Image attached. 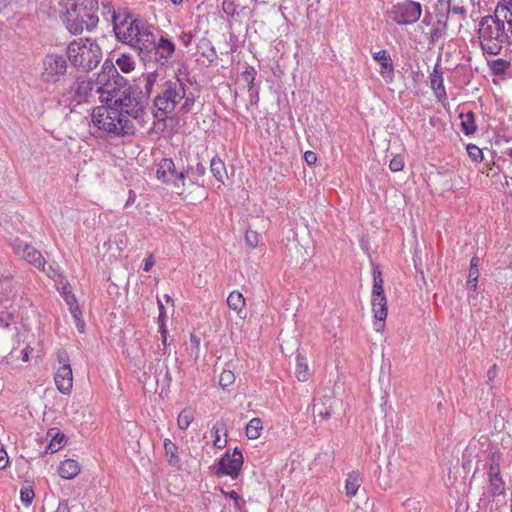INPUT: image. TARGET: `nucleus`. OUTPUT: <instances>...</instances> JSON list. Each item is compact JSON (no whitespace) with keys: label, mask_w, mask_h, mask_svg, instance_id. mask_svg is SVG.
<instances>
[{"label":"nucleus","mask_w":512,"mask_h":512,"mask_svg":"<svg viewBox=\"0 0 512 512\" xmlns=\"http://www.w3.org/2000/svg\"><path fill=\"white\" fill-rule=\"evenodd\" d=\"M148 373L153 375L156 384L161 382L168 386L172 380L166 361L160 357H156L155 361L150 362L144 374Z\"/></svg>","instance_id":"obj_18"},{"label":"nucleus","mask_w":512,"mask_h":512,"mask_svg":"<svg viewBox=\"0 0 512 512\" xmlns=\"http://www.w3.org/2000/svg\"><path fill=\"white\" fill-rule=\"evenodd\" d=\"M125 430L128 432V435L131 437V442L133 443L132 448L138 450L140 448L139 436L141 435V427L136 423L128 422L125 426Z\"/></svg>","instance_id":"obj_38"},{"label":"nucleus","mask_w":512,"mask_h":512,"mask_svg":"<svg viewBox=\"0 0 512 512\" xmlns=\"http://www.w3.org/2000/svg\"><path fill=\"white\" fill-rule=\"evenodd\" d=\"M154 266V259H153V256L152 255H149L145 261H144V266H143V270L148 272L152 267Z\"/></svg>","instance_id":"obj_61"},{"label":"nucleus","mask_w":512,"mask_h":512,"mask_svg":"<svg viewBox=\"0 0 512 512\" xmlns=\"http://www.w3.org/2000/svg\"><path fill=\"white\" fill-rule=\"evenodd\" d=\"M460 120L461 131L465 135H472L475 133L477 126L475 124V116L472 111H467L466 113L460 112L458 115Z\"/></svg>","instance_id":"obj_26"},{"label":"nucleus","mask_w":512,"mask_h":512,"mask_svg":"<svg viewBox=\"0 0 512 512\" xmlns=\"http://www.w3.org/2000/svg\"><path fill=\"white\" fill-rule=\"evenodd\" d=\"M191 171L192 167L190 166L186 169L177 170L172 159L163 158L157 166L156 176L163 183L172 185L177 194H182L185 191L186 181Z\"/></svg>","instance_id":"obj_10"},{"label":"nucleus","mask_w":512,"mask_h":512,"mask_svg":"<svg viewBox=\"0 0 512 512\" xmlns=\"http://www.w3.org/2000/svg\"><path fill=\"white\" fill-rule=\"evenodd\" d=\"M92 122L110 136L133 135L136 131V125L124 118L113 104L96 107L92 113Z\"/></svg>","instance_id":"obj_3"},{"label":"nucleus","mask_w":512,"mask_h":512,"mask_svg":"<svg viewBox=\"0 0 512 512\" xmlns=\"http://www.w3.org/2000/svg\"><path fill=\"white\" fill-rule=\"evenodd\" d=\"M95 83L96 94H99L102 102L106 104H113V99H117L128 89L126 79L119 74L116 66L109 60L103 63Z\"/></svg>","instance_id":"obj_5"},{"label":"nucleus","mask_w":512,"mask_h":512,"mask_svg":"<svg viewBox=\"0 0 512 512\" xmlns=\"http://www.w3.org/2000/svg\"><path fill=\"white\" fill-rule=\"evenodd\" d=\"M80 471V464L74 459H66L62 461L58 468L59 475L68 480L75 478Z\"/></svg>","instance_id":"obj_25"},{"label":"nucleus","mask_w":512,"mask_h":512,"mask_svg":"<svg viewBox=\"0 0 512 512\" xmlns=\"http://www.w3.org/2000/svg\"><path fill=\"white\" fill-rule=\"evenodd\" d=\"M71 64L83 71L89 72L96 68L102 59V50L96 40L79 38L69 43L66 50Z\"/></svg>","instance_id":"obj_4"},{"label":"nucleus","mask_w":512,"mask_h":512,"mask_svg":"<svg viewBox=\"0 0 512 512\" xmlns=\"http://www.w3.org/2000/svg\"><path fill=\"white\" fill-rule=\"evenodd\" d=\"M195 418V409L192 407L184 408L177 417V426L180 430H186Z\"/></svg>","instance_id":"obj_32"},{"label":"nucleus","mask_w":512,"mask_h":512,"mask_svg":"<svg viewBox=\"0 0 512 512\" xmlns=\"http://www.w3.org/2000/svg\"><path fill=\"white\" fill-rule=\"evenodd\" d=\"M57 363L55 367L54 381L57 389L65 395H68L73 386V374L70 366L69 356L65 350L57 352Z\"/></svg>","instance_id":"obj_14"},{"label":"nucleus","mask_w":512,"mask_h":512,"mask_svg":"<svg viewBox=\"0 0 512 512\" xmlns=\"http://www.w3.org/2000/svg\"><path fill=\"white\" fill-rule=\"evenodd\" d=\"M60 101L68 105H79L92 100L96 94V83L87 75H75L70 83L59 91Z\"/></svg>","instance_id":"obj_7"},{"label":"nucleus","mask_w":512,"mask_h":512,"mask_svg":"<svg viewBox=\"0 0 512 512\" xmlns=\"http://www.w3.org/2000/svg\"><path fill=\"white\" fill-rule=\"evenodd\" d=\"M158 306H159V311H160L159 318H158L159 331L161 333L162 343L165 346L166 341H167V330L164 325V317H165L164 306L160 300H158Z\"/></svg>","instance_id":"obj_43"},{"label":"nucleus","mask_w":512,"mask_h":512,"mask_svg":"<svg viewBox=\"0 0 512 512\" xmlns=\"http://www.w3.org/2000/svg\"><path fill=\"white\" fill-rule=\"evenodd\" d=\"M163 444L167 462L170 466L179 468L181 461L178 455L177 445L168 438L164 439Z\"/></svg>","instance_id":"obj_27"},{"label":"nucleus","mask_w":512,"mask_h":512,"mask_svg":"<svg viewBox=\"0 0 512 512\" xmlns=\"http://www.w3.org/2000/svg\"><path fill=\"white\" fill-rule=\"evenodd\" d=\"M213 434V444L216 448L222 449L226 446L227 440H222L220 437V434L223 433L224 435H227V426L224 421H217L211 430Z\"/></svg>","instance_id":"obj_30"},{"label":"nucleus","mask_w":512,"mask_h":512,"mask_svg":"<svg viewBox=\"0 0 512 512\" xmlns=\"http://www.w3.org/2000/svg\"><path fill=\"white\" fill-rule=\"evenodd\" d=\"M304 160L308 165H313L317 161V155L313 151H306L304 154Z\"/></svg>","instance_id":"obj_58"},{"label":"nucleus","mask_w":512,"mask_h":512,"mask_svg":"<svg viewBox=\"0 0 512 512\" xmlns=\"http://www.w3.org/2000/svg\"><path fill=\"white\" fill-rule=\"evenodd\" d=\"M443 82V72L440 70L439 64H436L433 73L430 75V85L440 102H444L446 99V91Z\"/></svg>","instance_id":"obj_23"},{"label":"nucleus","mask_w":512,"mask_h":512,"mask_svg":"<svg viewBox=\"0 0 512 512\" xmlns=\"http://www.w3.org/2000/svg\"><path fill=\"white\" fill-rule=\"evenodd\" d=\"M262 429L263 426L261 419L253 418L246 425V436L251 440H255L260 437Z\"/></svg>","instance_id":"obj_36"},{"label":"nucleus","mask_w":512,"mask_h":512,"mask_svg":"<svg viewBox=\"0 0 512 512\" xmlns=\"http://www.w3.org/2000/svg\"><path fill=\"white\" fill-rule=\"evenodd\" d=\"M75 325L80 333L84 332L85 322L81 319V311L79 308L70 309Z\"/></svg>","instance_id":"obj_49"},{"label":"nucleus","mask_w":512,"mask_h":512,"mask_svg":"<svg viewBox=\"0 0 512 512\" xmlns=\"http://www.w3.org/2000/svg\"><path fill=\"white\" fill-rule=\"evenodd\" d=\"M340 404V401L333 396H324L319 402L313 406L314 415L321 418V420L328 419L335 413V408Z\"/></svg>","instance_id":"obj_20"},{"label":"nucleus","mask_w":512,"mask_h":512,"mask_svg":"<svg viewBox=\"0 0 512 512\" xmlns=\"http://www.w3.org/2000/svg\"><path fill=\"white\" fill-rule=\"evenodd\" d=\"M421 5L412 0H406L393 5L387 12V17L399 25H410L415 23L421 16Z\"/></svg>","instance_id":"obj_13"},{"label":"nucleus","mask_w":512,"mask_h":512,"mask_svg":"<svg viewBox=\"0 0 512 512\" xmlns=\"http://www.w3.org/2000/svg\"><path fill=\"white\" fill-rule=\"evenodd\" d=\"M65 442V435L57 432L55 435H52V439L46 446L45 452L55 453L65 445Z\"/></svg>","instance_id":"obj_39"},{"label":"nucleus","mask_w":512,"mask_h":512,"mask_svg":"<svg viewBox=\"0 0 512 512\" xmlns=\"http://www.w3.org/2000/svg\"><path fill=\"white\" fill-rule=\"evenodd\" d=\"M113 30L116 38L140 53L154 47V34L142 21L134 19L126 10L113 11Z\"/></svg>","instance_id":"obj_2"},{"label":"nucleus","mask_w":512,"mask_h":512,"mask_svg":"<svg viewBox=\"0 0 512 512\" xmlns=\"http://www.w3.org/2000/svg\"><path fill=\"white\" fill-rule=\"evenodd\" d=\"M183 100H184V102H183V104L180 107V111L183 112V113H187V112H189L192 109V107L194 105V98L185 95Z\"/></svg>","instance_id":"obj_56"},{"label":"nucleus","mask_w":512,"mask_h":512,"mask_svg":"<svg viewBox=\"0 0 512 512\" xmlns=\"http://www.w3.org/2000/svg\"><path fill=\"white\" fill-rule=\"evenodd\" d=\"M469 25L468 14L450 13V26L452 30L461 32V30Z\"/></svg>","instance_id":"obj_37"},{"label":"nucleus","mask_w":512,"mask_h":512,"mask_svg":"<svg viewBox=\"0 0 512 512\" xmlns=\"http://www.w3.org/2000/svg\"><path fill=\"white\" fill-rule=\"evenodd\" d=\"M201 55L205 57L209 63H212L217 58V53L214 47H209L206 51H203Z\"/></svg>","instance_id":"obj_57"},{"label":"nucleus","mask_w":512,"mask_h":512,"mask_svg":"<svg viewBox=\"0 0 512 512\" xmlns=\"http://www.w3.org/2000/svg\"><path fill=\"white\" fill-rule=\"evenodd\" d=\"M435 13L437 22L431 33L432 41L440 38L443 31L446 29L448 20V0H438L437 4L435 5Z\"/></svg>","instance_id":"obj_19"},{"label":"nucleus","mask_w":512,"mask_h":512,"mask_svg":"<svg viewBox=\"0 0 512 512\" xmlns=\"http://www.w3.org/2000/svg\"><path fill=\"white\" fill-rule=\"evenodd\" d=\"M373 58L381 66V76L386 80V82H391L394 78V68L389 53L386 50H380L373 54Z\"/></svg>","instance_id":"obj_21"},{"label":"nucleus","mask_w":512,"mask_h":512,"mask_svg":"<svg viewBox=\"0 0 512 512\" xmlns=\"http://www.w3.org/2000/svg\"><path fill=\"white\" fill-rule=\"evenodd\" d=\"M479 275V258L473 257L470 262L469 274L466 281L468 297L474 296L476 293Z\"/></svg>","instance_id":"obj_24"},{"label":"nucleus","mask_w":512,"mask_h":512,"mask_svg":"<svg viewBox=\"0 0 512 512\" xmlns=\"http://www.w3.org/2000/svg\"><path fill=\"white\" fill-rule=\"evenodd\" d=\"M383 278L381 271L375 267L373 269V288L371 295V305L374 314L373 327L376 332H381L385 326L387 317V299L383 288Z\"/></svg>","instance_id":"obj_9"},{"label":"nucleus","mask_w":512,"mask_h":512,"mask_svg":"<svg viewBox=\"0 0 512 512\" xmlns=\"http://www.w3.org/2000/svg\"><path fill=\"white\" fill-rule=\"evenodd\" d=\"M68 72V62L64 55L48 54L43 60L41 80L45 84L57 85L64 82Z\"/></svg>","instance_id":"obj_11"},{"label":"nucleus","mask_w":512,"mask_h":512,"mask_svg":"<svg viewBox=\"0 0 512 512\" xmlns=\"http://www.w3.org/2000/svg\"><path fill=\"white\" fill-rule=\"evenodd\" d=\"M296 362L297 363H296L295 374H296L297 379L301 382L307 381L308 377H309L307 359L304 356L299 354L297 356Z\"/></svg>","instance_id":"obj_35"},{"label":"nucleus","mask_w":512,"mask_h":512,"mask_svg":"<svg viewBox=\"0 0 512 512\" xmlns=\"http://www.w3.org/2000/svg\"><path fill=\"white\" fill-rule=\"evenodd\" d=\"M489 493L493 496L502 495L505 492V483L501 477L499 463L492 456L488 470Z\"/></svg>","instance_id":"obj_17"},{"label":"nucleus","mask_w":512,"mask_h":512,"mask_svg":"<svg viewBox=\"0 0 512 512\" xmlns=\"http://www.w3.org/2000/svg\"><path fill=\"white\" fill-rule=\"evenodd\" d=\"M466 150H467L469 157L474 162H480L483 160L482 150L478 146H476L474 144H469V145H467Z\"/></svg>","instance_id":"obj_46"},{"label":"nucleus","mask_w":512,"mask_h":512,"mask_svg":"<svg viewBox=\"0 0 512 512\" xmlns=\"http://www.w3.org/2000/svg\"><path fill=\"white\" fill-rule=\"evenodd\" d=\"M296 249H297V252L301 254V257L303 259V263L307 260V257H309V253L306 249H304L302 246L301 247H298V245H296Z\"/></svg>","instance_id":"obj_64"},{"label":"nucleus","mask_w":512,"mask_h":512,"mask_svg":"<svg viewBox=\"0 0 512 512\" xmlns=\"http://www.w3.org/2000/svg\"><path fill=\"white\" fill-rule=\"evenodd\" d=\"M9 463V458L4 449H0V470L7 467Z\"/></svg>","instance_id":"obj_59"},{"label":"nucleus","mask_w":512,"mask_h":512,"mask_svg":"<svg viewBox=\"0 0 512 512\" xmlns=\"http://www.w3.org/2000/svg\"><path fill=\"white\" fill-rule=\"evenodd\" d=\"M192 38L193 36L190 32H184L180 36V41L184 46H188L190 45Z\"/></svg>","instance_id":"obj_60"},{"label":"nucleus","mask_w":512,"mask_h":512,"mask_svg":"<svg viewBox=\"0 0 512 512\" xmlns=\"http://www.w3.org/2000/svg\"><path fill=\"white\" fill-rule=\"evenodd\" d=\"M20 498L24 505L29 506L34 498V491L32 488H22L20 491Z\"/></svg>","instance_id":"obj_50"},{"label":"nucleus","mask_w":512,"mask_h":512,"mask_svg":"<svg viewBox=\"0 0 512 512\" xmlns=\"http://www.w3.org/2000/svg\"><path fill=\"white\" fill-rule=\"evenodd\" d=\"M190 341H191L192 347L195 348L196 350H198L199 346H200V338L198 336H196L195 334H191Z\"/></svg>","instance_id":"obj_63"},{"label":"nucleus","mask_w":512,"mask_h":512,"mask_svg":"<svg viewBox=\"0 0 512 512\" xmlns=\"http://www.w3.org/2000/svg\"><path fill=\"white\" fill-rule=\"evenodd\" d=\"M143 83H144V91H142V96L146 97V101L151 96L155 85H158L160 74L157 71L145 73L142 75Z\"/></svg>","instance_id":"obj_28"},{"label":"nucleus","mask_w":512,"mask_h":512,"mask_svg":"<svg viewBox=\"0 0 512 512\" xmlns=\"http://www.w3.org/2000/svg\"><path fill=\"white\" fill-rule=\"evenodd\" d=\"M152 51L155 52L158 61H167L174 53L175 45L172 41L162 36L158 43L154 40V47L150 51H144V53Z\"/></svg>","instance_id":"obj_22"},{"label":"nucleus","mask_w":512,"mask_h":512,"mask_svg":"<svg viewBox=\"0 0 512 512\" xmlns=\"http://www.w3.org/2000/svg\"><path fill=\"white\" fill-rule=\"evenodd\" d=\"M243 461L241 450L235 447L232 452H225L214 466L215 474L217 476L228 475L232 479H236L240 474Z\"/></svg>","instance_id":"obj_15"},{"label":"nucleus","mask_w":512,"mask_h":512,"mask_svg":"<svg viewBox=\"0 0 512 512\" xmlns=\"http://www.w3.org/2000/svg\"><path fill=\"white\" fill-rule=\"evenodd\" d=\"M255 75L256 71L251 66L246 67L245 71L241 73V80L246 83L249 92L253 90Z\"/></svg>","instance_id":"obj_42"},{"label":"nucleus","mask_w":512,"mask_h":512,"mask_svg":"<svg viewBox=\"0 0 512 512\" xmlns=\"http://www.w3.org/2000/svg\"><path fill=\"white\" fill-rule=\"evenodd\" d=\"M210 170L213 176L221 183H224L227 177V172L224 162L217 157H214L210 163Z\"/></svg>","instance_id":"obj_33"},{"label":"nucleus","mask_w":512,"mask_h":512,"mask_svg":"<svg viewBox=\"0 0 512 512\" xmlns=\"http://www.w3.org/2000/svg\"><path fill=\"white\" fill-rule=\"evenodd\" d=\"M404 168V158L401 155H395L389 163V169L392 172H400Z\"/></svg>","instance_id":"obj_48"},{"label":"nucleus","mask_w":512,"mask_h":512,"mask_svg":"<svg viewBox=\"0 0 512 512\" xmlns=\"http://www.w3.org/2000/svg\"><path fill=\"white\" fill-rule=\"evenodd\" d=\"M509 67V62L504 59H496L491 63V70L494 75H503Z\"/></svg>","instance_id":"obj_44"},{"label":"nucleus","mask_w":512,"mask_h":512,"mask_svg":"<svg viewBox=\"0 0 512 512\" xmlns=\"http://www.w3.org/2000/svg\"><path fill=\"white\" fill-rule=\"evenodd\" d=\"M221 492L234 500L235 502V506L238 508V509H241V507L244 505V500L238 495L237 492L235 491H230V492H225L223 489H221Z\"/></svg>","instance_id":"obj_52"},{"label":"nucleus","mask_w":512,"mask_h":512,"mask_svg":"<svg viewBox=\"0 0 512 512\" xmlns=\"http://www.w3.org/2000/svg\"><path fill=\"white\" fill-rule=\"evenodd\" d=\"M11 247L15 254L25 259L35 268L45 271L46 261L41 252L21 239H14Z\"/></svg>","instance_id":"obj_16"},{"label":"nucleus","mask_w":512,"mask_h":512,"mask_svg":"<svg viewBox=\"0 0 512 512\" xmlns=\"http://www.w3.org/2000/svg\"><path fill=\"white\" fill-rule=\"evenodd\" d=\"M120 96L113 99V106L131 123L142 124L147 114L148 103L146 97L142 96V90L128 87L126 92H122Z\"/></svg>","instance_id":"obj_6"},{"label":"nucleus","mask_w":512,"mask_h":512,"mask_svg":"<svg viewBox=\"0 0 512 512\" xmlns=\"http://www.w3.org/2000/svg\"><path fill=\"white\" fill-rule=\"evenodd\" d=\"M162 87V92L154 99V106L157 109L155 116L164 119L174 112L177 104L185 97V87L176 77L165 81Z\"/></svg>","instance_id":"obj_8"},{"label":"nucleus","mask_w":512,"mask_h":512,"mask_svg":"<svg viewBox=\"0 0 512 512\" xmlns=\"http://www.w3.org/2000/svg\"><path fill=\"white\" fill-rule=\"evenodd\" d=\"M245 240L249 247L255 248L258 245V234L255 231L248 230L245 235Z\"/></svg>","instance_id":"obj_51"},{"label":"nucleus","mask_w":512,"mask_h":512,"mask_svg":"<svg viewBox=\"0 0 512 512\" xmlns=\"http://www.w3.org/2000/svg\"><path fill=\"white\" fill-rule=\"evenodd\" d=\"M227 305L230 309L240 314L246 305V301L242 293L232 291L227 298Z\"/></svg>","instance_id":"obj_31"},{"label":"nucleus","mask_w":512,"mask_h":512,"mask_svg":"<svg viewBox=\"0 0 512 512\" xmlns=\"http://www.w3.org/2000/svg\"><path fill=\"white\" fill-rule=\"evenodd\" d=\"M479 40L485 53L498 55L504 43L512 45V11L497 5L493 15L484 16L479 23Z\"/></svg>","instance_id":"obj_1"},{"label":"nucleus","mask_w":512,"mask_h":512,"mask_svg":"<svg viewBox=\"0 0 512 512\" xmlns=\"http://www.w3.org/2000/svg\"><path fill=\"white\" fill-rule=\"evenodd\" d=\"M204 173H205V167L201 163H198L195 169L192 168V171L189 173V178H187V180L191 184H193L194 179L192 178V176H194L196 174L198 177H201L204 175Z\"/></svg>","instance_id":"obj_55"},{"label":"nucleus","mask_w":512,"mask_h":512,"mask_svg":"<svg viewBox=\"0 0 512 512\" xmlns=\"http://www.w3.org/2000/svg\"><path fill=\"white\" fill-rule=\"evenodd\" d=\"M473 8V0H450V13L468 14Z\"/></svg>","instance_id":"obj_34"},{"label":"nucleus","mask_w":512,"mask_h":512,"mask_svg":"<svg viewBox=\"0 0 512 512\" xmlns=\"http://www.w3.org/2000/svg\"><path fill=\"white\" fill-rule=\"evenodd\" d=\"M235 381L234 373L230 370H223L219 377V384L222 388H227Z\"/></svg>","instance_id":"obj_45"},{"label":"nucleus","mask_w":512,"mask_h":512,"mask_svg":"<svg viewBox=\"0 0 512 512\" xmlns=\"http://www.w3.org/2000/svg\"><path fill=\"white\" fill-rule=\"evenodd\" d=\"M61 295L65 302L69 305V309L79 308L75 295L71 291V287L68 284H64L61 288Z\"/></svg>","instance_id":"obj_41"},{"label":"nucleus","mask_w":512,"mask_h":512,"mask_svg":"<svg viewBox=\"0 0 512 512\" xmlns=\"http://www.w3.org/2000/svg\"><path fill=\"white\" fill-rule=\"evenodd\" d=\"M98 16L79 7L76 2L67 9V29L73 34H80L84 30L91 31L98 24Z\"/></svg>","instance_id":"obj_12"},{"label":"nucleus","mask_w":512,"mask_h":512,"mask_svg":"<svg viewBox=\"0 0 512 512\" xmlns=\"http://www.w3.org/2000/svg\"><path fill=\"white\" fill-rule=\"evenodd\" d=\"M14 313H15V310L5 311L0 306V326L3 328L8 327L14 319Z\"/></svg>","instance_id":"obj_47"},{"label":"nucleus","mask_w":512,"mask_h":512,"mask_svg":"<svg viewBox=\"0 0 512 512\" xmlns=\"http://www.w3.org/2000/svg\"><path fill=\"white\" fill-rule=\"evenodd\" d=\"M0 306L5 311L15 310L13 307V297H10V296L0 297Z\"/></svg>","instance_id":"obj_54"},{"label":"nucleus","mask_w":512,"mask_h":512,"mask_svg":"<svg viewBox=\"0 0 512 512\" xmlns=\"http://www.w3.org/2000/svg\"><path fill=\"white\" fill-rule=\"evenodd\" d=\"M116 66L123 73H130L134 70L135 63L130 56L122 54L116 59Z\"/></svg>","instance_id":"obj_40"},{"label":"nucleus","mask_w":512,"mask_h":512,"mask_svg":"<svg viewBox=\"0 0 512 512\" xmlns=\"http://www.w3.org/2000/svg\"><path fill=\"white\" fill-rule=\"evenodd\" d=\"M55 512H70L68 501L63 500V501L59 502L58 507Z\"/></svg>","instance_id":"obj_62"},{"label":"nucleus","mask_w":512,"mask_h":512,"mask_svg":"<svg viewBox=\"0 0 512 512\" xmlns=\"http://www.w3.org/2000/svg\"><path fill=\"white\" fill-rule=\"evenodd\" d=\"M222 9L227 15L233 16L237 12V6L231 0H224L222 3Z\"/></svg>","instance_id":"obj_53"},{"label":"nucleus","mask_w":512,"mask_h":512,"mask_svg":"<svg viewBox=\"0 0 512 512\" xmlns=\"http://www.w3.org/2000/svg\"><path fill=\"white\" fill-rule=\"evenodd\" d=\"M362 485V477L358 472H351L348 474L345 482L346 495L353 497Z\"/></svg>","instance_id":"obj_29"}]
</instances>
